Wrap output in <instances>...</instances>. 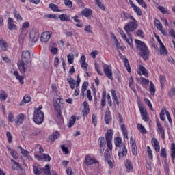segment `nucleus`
I'll return each instance as SVG.
<instances>
[{
    "label": "nucleus",
    "instance_id": "obj_50",
    "mask_svg": "<svg viewBox=\"0 0 175 175\" xmlns=\"http://www.w3.org/2000/svg\"><path fill=\"white\" fill-rule=\"evenodd\" d=\"M19 70L22 75H24L27 72V70H31V69H28V67L25 66H19Z\"/></svg>",
    "mask_w": 175,
    "mask_h": 175
},
{
    "label": "nucleus",
    "instance_id": "obj_24",
    "mask_svg": "<svg viewBox=\"0 0 175 175\" xmlns=\"http://www.w3.org/2000/svg\"><path fill=\"white\" fill-rule=\"evenodd\" d=\"M137 128L143 135H146V133H147V130H146V128H144V126H143V124H138L137 125Z\"/></svg>",
    "mask_w": 175,
    "mask_h": 175
},
{
    "label": "nucleus",
    "instance_id": "obj_9",
    "mask_svg": "<svg viewBox=\"0 0 175 175\" xmlns=\"http://www.w3.org/2000/svg\"><path fill=\"white\" fill-rule=\"evenodd\" d=\"M138 106L142 120L146 122L148 121V115H147V111L143 107V103H142V102H139Z\"/></svg>",
    "mask_w": 175,
    "mask_h": 175
},
{
    "label": "nucleus",
    "instance_id": "obj_61",
    "mask_svg": "<svg viewBox=\"0 0 175 175\" xmlns=\"http://www.w3.org/2000/svg\"><path fill=\"white\" fill-rule=\"evenodd\" d=\"M61 148L63 152H65V154H69V149L68 148V147L65 146V145H62L61 146Z\"/></svg>",
    "mask_w": 175,
    "mask_h": 175
},
{
    "label": "nucleus",
    "instance_id": "obj_10",
    "mask_svg": "<svg viewBox=\"0 0 175 175\" xmlns=\"http://www.w3.org/2000/svg\"><path fill=\"white\" fill-rule=\"evenodd\" d=\"M103 72L110 80H113V70H111V66H105L104 67Z\"/></svg>",
    "mask_w": 175,
    "mask_h": 175
},
{
    "label": "nucleus",
    "instance_id": "obj_7",
    "mask_svg": "<svg viewBox=\"0 0 175 175\" xmlns=\"http://www.w3.org/2000/svg\"><path fill=\"white\" fill-rule=\"evenodd\" d=\"M105 140L107 142V147L110 151L113 150V144L111 140H113V130L109 129L105 134Z\"/></svg>",
    "mask_w": 175,
    "mask_h": 175
},
{
    "label": "nucleus",
    "instance_id": "obj_15",
    "mask_svg": "<svg viewBox=\"0 0 175 175\" xmlns=\"http://www.w3.org/2000/svg\"><path fill=\"white\" fill-rule=\"evenodd\" d=\"M8 26L10 31H12V29H17V26L14 24V22H13V19L12 18H8Z\"/></svg>",
    "mask_w": 175,
    "mask_h": 175
},
{
    "label": "nucleus",
    "instance_id": "obj_59",
    "mask_svg": "<svg viewBox=\"0 0 175 175\" xmlns=\"http://www.w3.org/2000/svg\"><path fill=\"white\" fill-rule=\"evenodd\" d=\"M25 28H29V23H28V22L23 23V24L22 25V28L21 29V32H23V29H24Z\"/></svg>",
    "mask_w": 175,
    "mask_h": 175
},
{
    "label": "nucleus",
    "instance_id": "obj_53",
    "mask_svg": "<svg viewBox=\"0 0 175 175\" xmlns=\"http://www.w3.org/2000/svg\"><path fill=\"white\" fill-rule=\"evenodd\" d=\"M18 148H20L21 154H23V155H24L25 157H28V154H29V152L27 150H24L21 146H18Z\"/></svg>",
    "mask_w": 175,
    "mask_h": 175
},
{
    "label": "nucleus",
    "instance_id": "obj_8",
    "mask_svg": "<svg viewBox=\"0 0 175 175\" xmlns=\"http://www.w3.org/2000/svg\"><path fill=\"white\" fill-rule=\"evenodd\" d=\"M39 36H40V34L39 33V30L38 29H32L29 33V37L31 42H33V43L38 42Z\"/></svg>",
    "mask_w": 175,
    "mask_h": 175
},
{
    "label": "nucleus",
    "instance_id": "obj_39",
    "mask_svg": "<svg viewBox=\"0 0 175 175\" xmlns=\"http://www.w3.org/2000/svg\"><path fill=\"white\" fill-rule=\"evenodd\" d=\"M114 143L116 147H121V143H122V139L120 137H116L114 139Z\"/></svg>",
    "mask_w": 175,
    "mask_h": 175
},
{
    "label": "nucleus",
    "instance_id": "obj_12",
    "mask_svg": "<svg viewBox=\"0 0 175 175\" xmlns=\"http://www.w3.org/2000/svg\"><path fill=\"white\" fill-rule=\"evenodd\" d=\"M0 49L2 51L6 52L9 50V44L3 38H0Z\"/></svg>",
    "mask_w": 175,
    "mask_h": 175
},
{
    "label": "nucleus",
    "instance_id": "obj_52",
    "mask_svg": "<svg viewBox=\"0 0 175 175\" xmlns=\"http://www.w3.org/2000/svg\"><path fill=\"white\" fill-rule=\"evenodd\" d=\"M158 9H159V10H160V12H161V13H163V14H166L167 13V9H166L165 7H163V6H161V5H159V7H158Z\"/></svg>",
    "mask_w": 175,
    "mask_h": 175
},
{
    "label": "nucleus",
    "instance_id": "obj_11",
    "mask_svg": "<svg viewBox=\"0 0 175 175\" xmlns=\"http://www.w3.org/2000/svg\"><path fill=\"white\" fill-rule=\"evenodd\" d=\"M50 38H51V33H50V31H44L41 35L40 40L43 43H46V42H49V40H50Z\"/></svg>",
    "mask_w": 175,
    "mask_h": 175
},
{
    "label": "nucleus",
    "instance_id": "obj_51",
    "mask_svg": "<svg viewBox=\"0 0 175 175\" xmlns=\"http://www.w3.org/2000/svg\"><path fill=\"white\" fill-rule=\"evenodd\" d=\"M11 162L14 165V166L12 167L14 170L18 169V167H20V164L16 162V161H14L13 159H11Z\"/></svg>",
    "mask_w": 175,
    "mask_h": 175
},
{
    "label": "nucleus",
    "instance_id": "obj_3",
    "mask_svg": "<svg viewBox=\"0 0 175 175\" xmlns=\"http://www.w3.org/2000/svg\"><path fill=\"white\" fill-rule=\"evenodd\" d=\"M62 102H64V100L61 99V97L57 95L54 98L53 102L54 109L57 113V117L58 118H61L62 117V111H61V107H62V105H64Z\"/></svg>",
    "mask_w": 175,
    "mask_h": 175
},
{
    "label": "nucleus",
    "instance_id": "obj_49",
    "mask_svg": "<svg viewBox=\"0 0 175 175\" xmlns=\"http://www.w3.org/2000/svg\"><path fill=\"white\" fill-rule=\"evenodd\" d=\"M85 55H82L81 57V66H88V64H87L85 62Z\"/></svg>",
    "mask_w": 175,
    "mask_h": 175
},
{
    "label": "nucleus",
    "instance_id": "obj_41",
    "mask_svg": "<svg viewBox=\"0 0 175 175\" xmlns=\"http://www.w3.org/2000/svg\"><path fill=\"white\" fill-rule=\"evenodd\" d=\"M104 158L105 161H109V159L111 158V156L110 155V150H109V149L105 150V152H104Z\"/></svg>",
    "mask_w": 175,
    "mask_h": 175
},
{
    "label": "nucleus",
    "instance_id": "obj_60",
    "mask_svg": "<svg viewBox=\"0 0 175 175\" xmlns=\"http://www.w3.org/2000/svg\"><path fill=\"white\" fill-rule=\"evenodd\" d=\"M147 151H148V154L150 159H152V150H151V148H150V146H147Z\"/></svg>",
    "mask_w": 175,
    "mask_h": 175
},
{
    "label": "nucleus",
    "instance_id": "obj_38",
    "mask_svg": "<svg viewBox=\"0 0 175 175\" xmlns=\"http://www.w3.org/2000/svg\"><path fill=\"white\" fill-rule=\"evenodd\" d=\"M92 122L94 126H96L98 124V117L96 113H93L92 116Z\"/></svg>",
    "mask_w": 175,
    "mask_h": 175
},
{
    "label": "nucleus",
    "instance_id": "obj_45",
    "mask_svg": "<svg viewBox=\"0 0 175 175\" xmlns=\"http://www.w3.org/2000/svg\"><path fill=\"white\" fill-rule=\"evenodd\" d=\"M154 25L157 29H162V23L158 19H154Z\"/></svg>",
    "mask_w": 175,
    "mask_h": 175
},
{
    "label": "nucleus",
    "instance_id": "obj_19",
    "mask_svg": "<svg viewBox=\"0 0 175 175\" xmlns=\"http://www.w3.org/2000/svg\"><path fill=\"white\" fill-rule=\"evenodd\" d=\"M85 165H94V163H96V160L95 159H92L90 156H86L85 159Z\"/></svg>",
    "mask_w": 175,
    "mask_h": 175
},
{
    "label": "nucleus",
    "instance_id": "obj_43",
    "mask_svg": "<svg viewBox=\"0 0 175 175\" xmlns=\"http://www.w3.org/2000/svg\"><path fill=\"white\" fill-rule=\"evenodd\" d=\"M166 112H167V110L166 109H162L160 113V119L161 121H165L166 120V117H165V114H166Z\"/></svg>",
    "mask_w": 175,
    "mask_h": 175
},
{
    "label": "nucleus",
    "instance_id": "obj_30",
    "mask_svg": "<svg viewBox=\"0 0 175 175\" xmlns=\"http://www.w3.org/2000/svg\"><path fill=\"white\" fill-rule=\"evenodd\" d=\"M159 80H160L161 87V88H163V87H165V84H166V77L163 75H160Z\"/></svg>",
    "mask_w": 175,
    "mask_h": 175
},
{
    "label": "nucleus",
    "instance_id": "obj_63",
    "mask_svg": "<svg viewBox=\"0 0 175 175\" xmlns=\"http://www.w3.org/2000/svg\"><path fill=\"white\" fill-rule=\"evenodd\" d=\"M161 156L163 158H166L167 154H166V149L165 148H163V149L161 150Z\"/></svg>",
    "mask_w": 175,
    "mask_h": 175
},
{
    "label": "nucleus",
    "instance_id": "obj_13",
    "mask_svg": "<svg viewBox=\"0 0 175 175\" xmlns=\"http://www.w3.org/2000/svg\"><path fill=\"white\" fill-rule=\"evenodd\" d=\"M126 154H128V150L126 149V147H125V145L120 146L118 152V157H120V158H124V157H125Z\"/></svg>",
    "mask_w": 175,
    "mask_h": 175
},
{
    "label": "nucleus",
    "instance_id": "obj_54",
    "mask_svg": "<svg viewBox=\"0 0 175 175\" xmlns=\"http://www.w3.org/2000/svg\"><path fill=\"white\" fill-rule=\"evenodd\" d=\"M137 3L142 6V8H147V4H146V2L144 0H136Z\"/></svg>",
    "mask_w": 175,
    "mask_h": 175
},
{
    "label": "nucleus",
    "instance_id": "obj_27",
    "mask_svg": "<svg viewBox=\"0 0 175 175\" xmlns=\"http://www.w3.org/2000/svg\"><path fill=\"white\" fill-rule=\"evenodd\" d=\"M36 157L40 159H44L45 162H50V161H51V157L49 154H42V157H39V155H37Z\"/></svg>",
    "mask_w": 175,
    "mask_h": 175
},
{
    "label": "nucleus",
    "instance_id": "obj_6",
    "mask_svg": "<svg viewBox=\"0 0 175 175\" xmlns=\"http://www.w3.org/2000/svg\"><path fill=\"white\" fill-rule=\"evenodd\" d=\"M33 120L37 125L43 124V121H44V113L43 112L34 111Z\"/></svg>",
    "mask_w": 175,
    "mask_h": 175
},
{
    "label": "nucleus",
    "instance_id": "obj_1",
    "mask_svg": "<svg viewBox=\"0 0 175 175\" xmlns=\"http://www.w3.org/2000/svg\"><path fill=\"white\" fill-rule=\"evenodd\" d=\"M135 42L137 44V49L139 50V55H141L142 58L146 61V59H148V57H150V51L146 44L143 42V41L139 40H135Z\"/></svg>",
    "mask_w": 175,
    "mask_h": 175
},
{
    "label": "nucleus",
    "instance_id": "obj_58",
    "mask_svg": "<svg viewBox=\"0 0 175 175\" xmlns=\"http://www.w3.org/2000/svg\"><path fill=\"white\" fill-rule=\"evenodd\" d=\"M6 135H7L8 143H12V139H13V137L12 136V133H10V131H8L6 133Z\"/></svg>",
    "mask_w": 175,
    "mask_h": 175
},
{
    "label": "nucleus",
    "instance_id": "obj_35",
    "mask_svg": "<svg viewBox=\"0 0 175 175\" xmlns=\"http://www.w3.org/2000/svg\"><path fill=\"white\" fill-rule=\"evenodd\" d=\"M150 90L149 92L151 95H155V86L154 85V83L152 81H150Z\"/></svg>",
    "mask_w": 175,
    "mask_h": 175
},
{
    "label": "nucleus",
    "instance_id": "obj_23",
    "mask_svg": "<svg viewBox=\"0 0 175 175\" xmlns=\"http://www.w3.org/2000/svg\"><path fill=\"white\" fill-rule=\"evenodd\" d=\"M76 122V116L72 115L69 120V122L68 124V128H72V126H73V125H75V123Z\"/></svg>",
    "mask_w": 175,
    "mask_h": 175
},
{
    "label": "nucleus",
    "instance_id": "obj_28",
    "mask_svg": "<svg viewBox=\"0 0 175 175\" xmlns=\"http://www.w3.org/2000/svg\"><path fill=\"white\" fill-rule=\"evenodd\" d=\"M171 159L174 161L175 159V144L174 143L171 144Z\"/></svg>",
    "mask_w": 175,
    "mask_h": 175
},
{
    "label": "nucleus",
    "instance_id": "obj_36",
    "mask_svg": "<svg viewBox=\"0 0 175 175\" xmlns=\"http://www.w3.org/2000/svg\"><path fill=\"white\" fill-rule=\"evenodd\" d=\"M104 120L105 122V124H110V112H105Z\"/></svg>",
    "mask_w": 175,
    "mask_h": 175
},
{
    "label": "nucleus",
    "instance_id": "obj_55",
    "mask_svg": "<svg viewBox=\"0 0 175 175\" xmlns=\"http://www.w3.org/2000/svg\"><path fill=\"white\" fill-rule=\"evenodd\" d=\"M119 33H120V35H121V37L122 38L123 40H126V34H125V32H124V30L119 29Z\"/></svg>",
    "mask_w": 175,
    "mask_h": 175
},
{
    "label": "nucleus",
    "instance_id": "obj_33",
    "mask_svg": "<svg viewBox=\"0 0 175 175\" xmlns=\"http://www.w3.org/2000/svg\"><path fill=\"white\" fill-rule=\"evenodd\" d=\"M49 9H51L53 10V12H61V10H59V8H58V5L54 4V3H51L49 5Z\"/></svg>",
    "mask_w": 175,
    "mask_h": 175
},
{
    "label": "nucleus",
    "instance_id": "obj_4",
    "mask_svg": "<svg viewBox=\"0 0 175 175\" xmlns=\"http://www.w3.org/2000/svg\"><path fill=\"white\" fill-rule=\"evenodd\" d=\"M33 172L36 175H40L44 172V175H51L50 172V164H46L43 169L36 165L33 166Z\"/></svg>",
    "mask_w": 175,
    "mask_h": 175
},
{
    "label": "nucleus",
    "instance_id": "obj_62",
    "mask_svg": "<svg viewBox=\"0 0 175 175\" xmlns=\"http://www.w3.org/2000/svg\"><path fill=\"white\" fill-rule=\"evenodd\" d=\"M132 154L135 156L137 155V147L131 146Z\"/></svg>",
    "mask_w": 175,
    "mask_h": 175
},
{
    "label": "nucleus",
    "instance_id": "obj_40",
    "mask_svg": "<svg viewBox=\"0 0 175 175\" xmlns=\"http://www.w3.org/2000/svg\"><path fill=\"white\" fill-rule=\"evenodd\" d=\"M67 59H68V64H73L75 61V55L72 53L68 54L67 56Z\"/></svg>",
    "mask_w": 175,
    "mask_h": 175
},
{
    "label": "nucleus",
    "instance_id": "obj_44",
    "mask_svg": "<svg viewBox=\"0 0 175 175\" xmlns=\"http://www.w3.org/2000/svg\"><path fill=\"white\" fill-rule=\"evenodd\" d=\"M125 40L126 43H128L131 49H133V44H132L133 40L131 35L129 36V39L126 37V40Z\"/></svg>",
    "mask_w": 175,
    "mask_h": 175
},
{
    "label": "nucleus",
    "instance_id": "obj_47",
    "mask_svg": "<svg viewBox=\"0 0 175 175\" xmlns=\"http://www.w3.org/2000/svg\"><path fill=\"white\" fill-rule=\"evenodd\" d=\"M133 9L134 12L137 13V16H142V14H143V12H142V10H140V8H139V7H137V5L133 7Z\"/></svg>",
    "mask_w": 175,
    "mask_h": 175
},
{
    "label": "nucleus",
    "instance_id": "obj_5",
    "mask_svg": "<svg viewBox=\"0 0 175 175\" xmlns=\"http://www.w3.org/2000/svg\"><path fill=\"white\" fill-rule=\"evenodd\" d=\"M136 28H137V23L136 22V19H133V21L129 22L124 26V31L128 36H129V35H131V32H133Z\"/></svg>",
    "mask_w": 175,
    "mask_h": 175
},
{
    "label": "nucleus",
    "instance_id": "obj_37",
    "mask_svg": "<svg viewBox=\"0 0 175 175\" xmlns=\"http://www.w3.org/2000/svg\"><path fill=\"white\" fill-rule=\"evenodd\" d=\"M14 17L16 18V21H23V17L20 15V13L18 12V11L15 10L14 12Z\"/></svg>",
    "mask_w": 175,
    "mask_h": 175
},
{
    "label": "nucleus",
    "instance_id": "obj_18",
    "mask_svg": "<svg viewBox=\"0 0 175 175\" xmlns=\"http://www.w3.org/2000/svg\"><path fill=\"white\" fill-rule=\"evenodd\" d=\"M121 17L123 18V20H135V18L132 16V15L126 13L125 11L122 12Z\"/></svg>",
    "mask_w": 175,
    "mask_h": 175
},
{
    "label": "nucleus",
    "instance_id": "obj_16",
    "mask_svg": "<svg viewBox=\"0 0 175 175\" xmlns=\"http://www.w3.org/2000/svg\"><path fill=\"white\" fill-rule=\"evenodd\" d=\"M83 105L84 106L83 114L84 117H87L90 113V105H88V103L85 101L83 102Z\"/></svg>",
    "mask_w": 175,
    "mask_h": 175
},
{
    "label": "nucleus",
    "instance_id": "obj_34",
    "mask_svg": "<svg viewBox=\"0 0 175 175\" xmlns=\"http://www.w3.org/2000/svg\"><path fill=\"white\" fill-rule=\"evenodd\" d=\"M139 70L144 76L148 77V70L144 66H140Z\"/></svg>",
    "mask_w": 175,
    "mask_h": 175
},
{
    "label": "nucleus",
    "instance_id": "obj_29",
    "mask_svg": "<svg viewBox=\"0 0 175 175\" xmlns=\"http://www.w3.org/2000/svg\"><path fill=\"white\" fill-rule=\"evenodd\" d=\"M105 143L106 140L105 139V137H101L98 139L100 148H103V147H106V145L105 144Z\"/></svg>",
    "mask_w": 175,
    "mask_h": 175
},
{
    "label": "nucleus",
    "instance_id": "obj_42",
    "mask_svg": "<svg viewBox=\"0 0 175 175\" xmlns=\"http://www.w3.org/2000/svg\"><path fill=\"white\" fill-rule=\"evenodd\" d=\"M125 166L128 170H132L133 169V166L132 165V163H131V161H129V159L126 160Z\"/></svg>",
    "mask_w": 175,
    "mask_h": 175
},
{
    "label": "nucleus",
    "instance_id": "obj_17",
    "mask_svg": "<svg viewBox=\"0 0 175 175\" xmlns=\"http://www.w3.org/2000/svg\"><path fill=\"white\" fill-rule=\"evenodd\" d=\"M59 136H60L59 132L57 131L55 133H53L52 135L49 136V140H51L52 143H54V142H55V140H57V139H58Z\"/></svg>",
    "mask_w": 175,
    "mask_h": 175
},
{
    "label": "nucleus",
    "instance_id": "obj_20",
    "mask_svg": "<svg viewBox=\"0 0 175 175\" xmlns=\"http://www.w3.org/2000/svg\"><path fill=\"white\" fill-rule=\"evenodd\" d=\"M14 121L16 125H21V124H23V122L24 121V114L21 113L18 115L16 119H15Z\"/></svg>",
    "mask_w": 175,
    "mask_h": 175
},
{
    "label": "nucleus",
    "instance_id": "obj_46",
    "mask_svg": "<svg viewBox=\"0 0 175 175\" xmlns=\"http://www.w3.org/2000/svg\"><path fill=\"white\" fill-rule=\"evenodd\" d=\"M12 157H13L14 159H17L18 155H17V152L14 151V150L9 148H8Z\"/></svg>",
    "mask_w": 175,
    "mask_h": 175
},
{
    "label": "nucleus",
    "instance_id": "obj_57",
    "mask_svg": "<svg viewBox=\"0 0 175 175\" xmlns=\"http://www.w3.org/2000/svg\"><path fill=\"white\" fill-rule=\"evenodd\" d=\"M64 5L68 6V8H72L73 4H72V1L70 0H64Z\"/></svg>",
    "mask_w": 175,
    "mask_h": 175
},
{
    "label": "nucleus",
    "instance_id": "obj_14",
    "mask_svg": "<svg viewBox=\"0 0 175 175\" xmlns=\"http://www.w3.org/2000/svg\"><path fill=\"white\" fill-rule=\"evenodd\" d=\"M152 144L156 152H159L161 148L159 146V142H158V140L155 138H153L152 139Z\"/></svg>",
    "mask_w": 175,
    "mask_h": 175
},
{
    "label": "nucleus",
    "instance_id": "obj_64",
    "mask_svg": "<svg viewBox=\"0 0 175 175\" xmlns=\"http://www.w3.org/2000/svg\"><path fill=\"white\" fill-rule=\"evenodd\" d=\"M96 5H97L98 6V8H100L101 9V10H105V4H103V3H102V1H100V3H96Z\"/></svg>",
    "mask_w": 175,
    "mask_h": 175
},
{
    "label": "nucleus",
    "instance_id": "obj_31",
    "mask_svg": "<svg viewBox=\"0 0 175 175\" xmlns=\"http://www.w3.org/2000/svg\"><path fill=\"white\" fill-rule=\"evenodd\" d=\"M59 18L61 21H70V17L66 14H61L59 16Z\"/></svg>",
    "mask_w": 175,
    "mask_h": 175
},
{
    "label": "nucleus",
    "instance_id": "obj_56",
    "mask_svg": "<svg viewBox=\"0 0 175 175\" xmlns=\"http://www.w3.org/2000/svg\"><path fill=\"white\" fill-rule=\"evenodd\" d=\"M94 65H95V66H106V65H105L103 62H102L100 60L96 61Z\"/></svg>",
    "mask_w": 175,
    "mask_h": 175
},
{
    "label": "nucleus",
    "instance_id": "obj_22",
    "mask_svg": "<svg viewBox=\"0 0 175 175\" xmlns=\"http://www.w3.org/2000/svg\"><path fill=\"white\" fill-rule=\"evenodd\" d=\"M81 14L85 17H90L92 14V10L91 9H85L81 12Z\"/></svg>",
    "mask_w": 175,
    "mask_h": 175
},
{
    "label": "nucleus",
    "instance_id": "obj_2",
    "mask_svg": "<svg viewBox=\"0 0 175 175\" xmlns=\"http://www.w3.org/2000/svg\"><path fill=\"white\" fill-rule=\"evenodd\" d=\"M32 62L31 53L29 51H23L21 55V59L18 62V66H29Z\"/></svg>",
    "mask_w": 175,
    "mask_h": 175
},
{
    "label": "nucleus",
    "instance_id": "obj_32",
    "mask_svg": "<svg viewBox=\"0 0 175 175\" xmlns=\"http://www.w3.org/2000/svg\"><path fill=\"white\" fill-rule=\"evenodd\" d=\"M6 99H8V94H6L5 90H2L1 93L0 94V100L3 102V100H6Z\"/></svg>",
    "mask_w": 175,
    "mask_h": 175
},
{
    "label": "nucleus",
    "instance_id": "obj_25",
    "mask_svg": "<svg viewBox=\"0 0 175 175\" xmlns=\"http://www.w3.org/2000/svg\"><path fill=\"white\" fill-rule=\"evenodd\" d=\"M31 102V98L28 96H25L20 103V106H23V105H25V103H29Z\"/></svg>",
    "mask_w": 175,
    "mask_h": 175
},
{
    "label": "nucleus",
    "instance_id": "obj_26",
    "mask_svg": "<svg viewBox=\"0 0 175 175\" xmlns=\"http://www.w3.org/2000/svg\"><path fill=\"white\" fill-rule=\"evenodd\" d=\"M112 98H113V102L115 105H117L118 106L119 103H118V98L117 97V94H116V90H111Z\"/></svg>",
    "mask_w": 175,
    "mask_h": 175
},
{
    "label": "nucleus",
    "instance_id": "obj_21",
    "mask_svg": "<svg viewBox=\"0 0 175 175\" xmlns=\"http://www.w3.org/2000/svg\"><path fill=\"white\" fill-rule=\"evenodd\" d=\"M14 76H15L16 79L19 81L21 84H24V77L20 75V74H18V72L14 71Z\"/></svg>",
    "mask_w": 175,
    "mask_h": 175
},
{
    "label": "nucleus",
    "instance_id": "obj_48",
    "mask_svg": "<svg viewBox=\"0 0 175 175\" xmlns=\"http://www.w3.org/2000/svg\"><path fill=\"white\" fill-rule=\"evenodd\" d=\"M160 54L161 55H167V50H166V47L161 46L160 47Z\"/></svg>",
    "mask_w": 175,
    "mask_h": 175
}]
</instances>
